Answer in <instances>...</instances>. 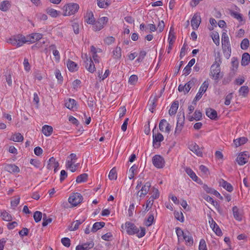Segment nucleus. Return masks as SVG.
Instances as JSON below:
<instances>
[{"instance_id":"f257e3e1","label":"nucleus","mask_w":250,"mask_h":250,"mask_svg":"<svg viewBox=\"0 0 250 250\" xmlns=\"http://www.w3.org/2000/svg\"><path fill=\"white\" fill-rule=\"evenodd\" d=\"M42 38V34L39 33H32L26 37L21 34H18L10 38L8 40V42L14 46L20 47L27 42L34 43Z\"/></svg>"},{"instance_id":"f03ea898","label":"nucleus","mask_w":250,"mask_h":250,"mask_svg":"<svg viewBox=\"0 0 250 250\" xmlns=\"http://www.w3.org/2000/svg\"><path fill=\"white\" fill-rule=\"evenodd\" d=\"M125 229L126 233L130 235L137 234L138 238L143 237L146 234V229L144 228L140 227L141 230L135 225L134 224L126 222L125 224Z\"/></svg>"},{"instance_id":"7ed1b4c3","label":"nucleus","mask_w":250,"mask_h":250,"mask_svg":"<svg viewBox=\"0 0 250 250\" xmlns=\"http://www.w3.org/2000/svg\"><path fill=\"white\" fill-rule=\"evenodd\" d=\"M142 181H138L136 188L139 189L137 195L140 197H144L148 192L151 187V183L149 181L146 182L143 186Z\"/></svg>"},{"instance_id":"20e7f679","label":"nucleus","mask_w":250,"mask_h":250,"mask_svg":"<svg viewBox=\"0 0 250 250\" xmlns=\"http://www.w3.org/2000/svg\"><path fill=\"white\" fill-rule=\"evenodd\" d=\"M220 63L219 60V62L215 61L211 65L210 70L209 76L214 80L217 81L220 77Z\"/></svg>"},{"instance_id":"39448f33","label":"nucleus","mask_w":250,"mask_h":250,"mask_svg":"<svg viewBox=\"0 0 250 250\" xmlns=\"http://www.w3.org/2000/svg\"><path fill=\"white\" fill-rule=\"evenodd\" d=\"M222 46L224 53H227L228 56H230L231 48L229 38L226 32H223L222 35Z\"/></svg>"},{"instance_id":"423d86ee","label":"nucleus","mask_w":250,"mask_h":250,"mask_svg":"<svg viewBox=\"0 0 250 250\" xmlns=\"http://www.w3.org/2000/svg\"><path fill=\"white\" fill-rule=\"evenodd\" d=\"M79 8V5L77 3H71L63 6V15L65 16L74 14Z\"/></svg>"},{"instance_id":"0eeeda50","label":"nucleus","mask_w":250,"mask_h":250,"mask_svg":"<svg viewBox=\"0 0 250 250\" xmlns=\"http://www.w3.org/2000/svg\"><path fill=\"white\" fill-rule=\"evenodd\" d=\"M83 200L82 195L78 192L72 193L68 199V202L73 206L76 207L80 204Z\"/></svg>"},{"instance_id":"6e6552de","label":"nucleus","mask_w":250,"mask_h":250,"mask_svg":"<svg viewBox=\"0 0 250 250\" xmlns=\"http://www.w3.org/2000/svg\"><path fill=\"white\" fill-rule=\"evenodd\" d=\"M108 21V18L106 17L99 18L95 21L93 28L94 31H100L102 29Z\"/></svg>"},{"instance_id":"1a4fd4ad","label":"nucleus","mask_w":250,"mask_h":250,"mask_svg":"<svg viewBox=\"0 0 250 250\" xmlns=\"http://www.w3.org/2000/svg\"><path fill=\"white\" fill-rule=\"evenodd\" d=\"M152 132L153 146L155 147H159L161 146L160 143L164 140V136L161 133L159 132L154 133V129H153Z\"/></svg>"},{"instance_id":"9d476101","label":"nucleus","mask_w":250,"mask_h":250,"mask_svg":"<svg viewBox=\"0 0 250 250\" xmlns=\"http://www.w3.org/2000/svg\"><path fill=\"white\" fill-rule=\"evenodd\" d=\"M84 62L85 63V67L86 69L90 73H93L96 70V68L93 61L91 58H88L87 55H84V57L83 58Z\"/></svg>"},{"instance_id":"9b49d317","label":"nucleus","mask_w":250,"mask_h":250,"mask_svg":"<svg viewBox=\"0 0 250 250\" xmlns=\"http://www.w3.org/2000/svg\"><path fill=\"white\" fill-rule=\"evenodd\" d=\"M152 163L157 168H161L165 165V160L160 155H155L152 158Z\"/></svg>"},{"instance_id":"f8f14e48","label":"nucleus","mask_w":250,"mask_h":250,"mask_svg":"<svg viewBox=\"0 0 250 250\" xmlns=\"http://www.w3.org/2000/svg\"><path fill=\"white\" fill-rule=\"evenodd\" d=\"M208 85H209V83L208 81H205L202 83V84L201 85V86H200V87L199 88V90L198 93H197V94L194 99V101H198L201 98V97L203 95V94L207 91V90L208 88Z\"/></svg>"},{"instance_id":"ddd939ff","label":"nucleus","mask_w":250,"mask_h":250,"mask_svg":"<svg viewBox=\"0 0 250 250\" xmlns=\"http://www.w3.org/2000/svg\"><path fill=\"white\" fill-rule=\"evenodd\" d=\"M201 21V19L200 14L198 13L194 14L191 21V24L193 29L197 30L198 28Z\"/></svg>"},{"instance_id":"4468645a","label":"nucleus","mask_w":250,"mask_h":250,"mask_svg":"<svg viewBox=\"0 0 250 250\" xmlns=\"http://www.w3.org/2000/svg\"><path fill=\"white\" fill-rule=\"evenodd\" d=\"M249 156L247 152H244L239 154L236 161L239 165H244L248 161Z\"/></svg>"},{"instance_id":"2eb2a0df","label":"nucleus","mask_w":250,"mask_h":250,"mask_svg":"<svg viewBox=\"0 0 250 250\" xmlns=\"http://www.w3.org/2000/svg\"><path fill=\"white\" fill-rule=\"evenodd\" d=\"M159 129L162 132L165 131L168 133H169L171 130L169 124L165 119H162L160 122Z\"/></svg>"},{"instance_id":"dca6fc26","label":"nucleus","mask_w":250,"mask_h":250,"mask_svg":"<svg viewBox=\"0 0 250 250\" xmlns=\"http://www.w3.org/2000/svg\"><path fill=\"white\" fill-rule=\"evenodd\" d=\"M59 167V164L58 162L56 161L55 158L53 157H51L48 161V164L47 166V168L51 169L54 168V172L56 173L58 170Z\"/></svg>"},{"instance_id":"f3484780","label":"nucleus","mask_w":250,"mask_h":250,"mask_svg":"<svg viewBox=\"0 0 250 250\" xmlns=\"http://www.w3.org/2000/svg\"><path fill=\"white\" fill-rule=\"evenodd\" d=\"M209 223L210 224V228L216 235L218 236H221L222 235V232L221 229L212 218H210V220L209 221Z\"/></svg>"},{"instance_id":"a211bd4d","label":"nucleus","mask_w":250,"mask_h":250,"mask_svg":"<svg viewBox=\"0 0 250 250\" xmlns=\"http://www.w3.org/2000/svg\"><path fill=\"white\" fill-rule=\"evenodd\" d=\"M189 149L193 153L196 154L198 156L201 157L202 156V152L199 146L195 143H191L188 146Z\"/></svg>"},{"instance_id":"6ab92c4d","label":"nucleus","mask_w":250,"mask_h":250,"mask_svg":"<svg viewBox=\"0 0 250 250\" xmlns=\"http://www.w3.org/2000/svg\"><path fill=\"white\" fill-rule=\"evenodd\" d=\"M64 104L69 109L74 111L76 108L77 102L74 99L69 98L65 101Z\"/></svg>"},{"instance_id":"aec40b11","label":"nucleus","mask_w":250,"mask_h":250,"mask_svg":"<svg viewBox=\"0 0 250 250\" xmlns=\"http://www.w3.org/2000/svg\"><path fill=\"white\" fill-rule=\"evenodd\" d=\"M158 101V98L156 96L154 97H151L149 102H148V106H149V110L152 113H153L154 110L157 105V102Z\"/></svg>"},{"instance_id":"412c9836","label":"nucleus","mask_w":250,"mask_h":250,"mask_svg":"<svg viewBox=\"0 0 250 250\" xmlns=\"http://www.w3.org/2000/svg\"><path fill=\"white\" fill-rule=\"evenodd\" d=\"M206 115L211 120H216L217 119V113L214 109L208 108L206 109Z\"/></svg>"},{"instance_id":"4be33fe9","label":"nucleus","mask_w":250,"mask_h":250,"mask_svg":"<svg viewBox=\"0 0 250 250\" xmlns=\"http://www.w3.org/2000/svg\"><path fill=\"white\" fill-rule=\"evenodd\" d=\"M4 168L5 170L10 173H16L20 172V168L14 164H7Z\"/></svg>"},{"instance_id":"5701e85b","label":"nucleus","mask_w":250,"mask_h":250,"mask_svg":"<svg viewBox=\"0 0 250 250\" xmlns=\"http://www.w3.org/2000/svg\"><path fill=\"white\" fill-rule=\"evenodd\" d=\"M232 212L234 218L238 221H241L242 219V213L236 207L234 206L232 208Z\"/></svg>"},{"instance_id":"b1692460","label":"nucleus","mask_w":250,"mask_h":250,"mask_svg":"<svg viewBox=\"0 0 250 250\" xmlns=\"http://www.w3.org/2000/svg\"><path fill=\"white\" fill-rule=\"evenodd\" d=\"M185 170L190 178H191L194 181L198 182L199 180L198 177L197 176L195 173L190 167H185Z\"/></svg>"},{"instance_id":"393cba45","label":"nucleus","mask_w":250,"mask_h":250,"mask_svg":"<svg viewBox=\"0 0 250 250\" xmlns=\"http://www.w3.org/2000/svg\"><path fill=\"white\" fill-rule=\"evenodd\" d=\"M179 107V102L178 101H174L173 102L171 105L170 109L168 111L169 114L170 116H172L175 115L177 111V109Z\"/></svg>"},{"instance_id":"a878e982","label":"nucleus","mask_w":250,"mask_h":250,"mask_svg":"<svg viewBox=\"0 0 250 250\" xmlns=\"http://www.w3.org/2000/svg\"><path fill=\"white\" fill-rule=\"evenodd\" d=\"M183 239L186 242V244L188 246H191L193 244V239L191 234L188 231H187L186 234H185Z\"/></svg>"},{"instance_id":"bb28decb","label":"nucleus","mask_w":250,"mask_h":250,"mask_svg":"<svg viewBox=\"0 0 250 250\" xmlns=\"http://www.w3.org/2000/svg\"><path fill=\"white\" fill-rule=\"evenodd\" d=\"M11 5V2L8 0H4L0 3V9L4 12L8 11Z\"/></svg>"},{"instance_id":"cd10ccee","label":"nucleus","mask_w":250,"mask_h":250,"mask_svg":"<svg viewBox=\"0 0 250 250\" xmlns=\"http://www.w3.org/2000/svg\"><path fill=\"white\" fill-rule=\"evenodd\" d=\"M42 133L46 136H49L53 132V127L51 126L44 125L42 127Z\"/></svg>"},{"instance_id":"c85d7f7f","label":"nucleus","mask_w":250,"mask_h":250,"mask_svg":"<svg viewBox=\"0 0 250 250\" xmlns=\"http://www.w3.org/2000/svg\"><path fill=\"white\" fill-rule=\"evenodd\" d=\"M113 57L114 59L120 60L122 57V49L120 47L117 46L112 51Z\"/></svg>"},{"instance_id":"c756f323","label":"nucleus","mask_w":250,"mask_h":250,"mask_svg":"<svg viewBox=\"0 0 250 250\" xmlns=\"http://www.w3.org/2000/svg\"><path fill=\"white\" fill-rule=\"evenodd\" d=\"M84 221V219L76 220L71 224V226L69 227V230L70 231H74L77 230L79 226L82 224Z\"/></svg>"},{"instance_id":"7c9ffc66","label":"nucleus","mask_w":250,"mask_h":250,"mask_svg":"<svg viewBox=\"0 0 250 250\" xmlns=\"http://www.w3.org/2000/svg\"><path fill=\"white\" fill-rule=\"evenodd\" d=\"M66 65L68 70L71 72H75L78 70L77 64L72 61L69 60Z\"/></svg>"},{"instance_id":"2f4dec72","label":"nucleus","mask_w":250,"mask_h":250,"mask_svg":"<svg viewBox=\"0 0 250 250\" xmlns=\"http://www.w3.org/2000/svg\"><path fill=\"white\" fill-rule=\"evenodd\" d=\"M250 62V55L248 53H244L242 55L241 65L243 66L247 65Z\"/></svg>"},{"instance_id":"473e14b6","label":"nucleus","mask_w":250,"mask_h":250,"mask_svg":"<svg viewBox=\"0 0 250 250\" xmlns=\"http://www.w3.org/2000/svg\"><path fill=\"white\" fill-rule=\"evenodd\" d=\"M195 82L196 80L192 79L185 84V94L188 93L189 92L190 88L194 85Z\"/></svg>"},{"instance_id":"72a5a7b5","label":"nucleus","mask_w":250,"mask_h":250,"mask_svg":"<svg viewBox=\"0 0 250 250\" xmlns=\"http://www.w3.org/2000/svg\"><path fill=\"white\" fill-rule=\"evenodd\" d=\"M10 140L15 142H21L23 140V137L20 133L13 134Z\"/></svg>"},{"instance_id":"f704fd0d","label":"nucleus","mask_w":250,"mask_h":250,"mask_svg":"<svg viewBox=\"0 0 250 250\" xmlns=\"http://www.w3.org/2000/svg\"><path fill=\"white\" fill-rule=\"evenodd\" d=\"M85 20L88 24H93L94 25L95 21L93 14L92 12L90 11L87 13V16L85 17Z\"/></svg>"},{"instance_id":"c9c22d12","label":"nucleus","mask_w":250,"mask_h":250,"mask_svg":"<svg viewBox=\"0 0 250 250\" xmlns=\"http://www.w3.org/2000/svg\"><path fill=\"white\" fill-rule=\"evenodd\" d=\"M105 225V223L103 222H96L95 223L91 229L93 232H95L99 229L103 228Z\"/></svg>"},{"instance_id":"e433bc0d","label":"nucleus","mask_w":250,"mask_h":250,"mask_svg":"<svg viewBox=\"0 0 250 250\" xmlns=\"http://www.w3.org/2000/svg\"><path fill=\"white\" fill-rule=\"evenodd\" d=\"M248 139L245 137H241L238 139L234 140L233 143L236 147H238L245 144Z\"/></svg>"},{"instance_id":"4c0bfd02","label":"nucleus","mask_w":250,"mask_h":250,"mask_svg":"<svg viewBox=\"0 0 250 250\" xmlns=\"http://www.w3.org/2000/svg\"><path fill=\"white\" fill-rule=\"evenodd\" d=\"M75 161L68 159L66 162L65 167L66 168L69 169L71 172H75V168L73 167V166L75 163Z\"/></svg>"},{"instance_id":"58836bf2","label":"nucleus","mask_w":250,"mask_h":250,"mask_svg":"<svg viewBox=\"0 0 250 250\" xmlns=\"http://www.w3.org/2000/svg\"><path fill=\"white\" fill-rule=\"evenodd\" d=\"M88 178V175L86 173H83L79 175L77 178L76 182L77 183H81L86 182Z\"/></svg>"},{"instance_id":"ea45409f","label":"nucleus","mask_w":250,"mask_h":250,"mask_svg":"<svg viewBox=\"0 0 250 250\" xmlns=\"http://www.w3.org/2000/svg\"><path fill=\"white\" fill-rule=\"evenodd\" d=\"M49 48L53 50V54L55 57L56 61L59 62L60 59V56L59 51L56 49V46L52 44L50 46Z\"/></svg>"},{"instance_id":"a19ab883","label":"nucleus","mask_w":250,"mask_h":250,"mask_svg":"<svg viewBox=\"0 0 250 250\" xmlns=\"http://www.w3.org/2000/svg\"><path fill=\"white\" fill-rule=\"evenodd\" d=\"M108 0H97V5L101 8H105L109 5Z\"/></svg>"},{"instance_id":"79ce46f5","label":"nucleus","mask_w":250,"mask_h":250,"mask_svg":"<svg viewBox=\"0 0 250 250\" xmlns=\"http://www.w3.org/2000/svg\"><path fill=\"white\" fill-rule=\"evenodd\" d=\"M1 216L2 219L6 221H10L12 220V217L10 214L5 210L1 213Z\"/></svg>"},{"instance_id":"37998d69","label":"nucleus","mask_w":250,"mask_h":250,"mask_svg":"<svg viewBox=\"0 0 250 250\" xmlns=\"http://www.w3.org/2000/svg\"><path fill=\"white\" fill-rule=\"evenodd\" d=\"M222 187L229 192H231L233 190L232 186L224 180H222Z\"/></svg>"},{"instance_id":"c03bdc74","label":"nucleus","mask_w":250,"mask_h":250,"mask_svg":"<svg viewBox=\"0 0 250 250\" xmlns=\"http://www.w3.org/2000/svg\"><path fill=\"white\" fill-rule=\"evenodd\" d=\"M94 246V243L92 241L88 242L83 243L82 245H79L78 246H81L83 247L84 250H88L92 248Z\"/></svg>"},{"instance_id":"a18cd8bd","label":"nucleus","mask_w":250,"mask_h":250,"mask_svg":"<svg viewBox=\"0 0 250 250\" xmlns=\"http://www.w3.org/2000/svg\"><path fill=\"white\" fill-rule=\"evenodd\" d=\"M240 95L246 97L249 92V88L248 86H243L240 87L239 90Z\"/></svg>"},{"instance_id":"49530a36","label":"nucleus","mask_w":250,"mask_h":250,"mask_svg":"<svg viewBox=\"0 0 250 250\" xmlns=\"http://www.w3.org/2000/svg\"><path fill=\"white\" fill-rule=\"evenodd\" d=\"M211 37L214 43L216 45H219L220 44V40L218 33L217 32L212 33Z\"/></svg>"},{"instance_id":"de8ad7c7","label":"nucleus","mask_w":250,"mask_h":250,"mask_svg":"<svg viewBox=\"0 0 250 250\" xmlns=\"http://www.w3.org/2000/svg\"><path fill=\"white\" fill-rule=\"evenodd\" d=\"M42 215V213L39 211H36L34 212L33 217L36 223H38L41 220Z\"/></svg>"},{"instance_id":"09e8293b","label":"nucleus","mask_w":250,"mask_h":250,"mask_svg":"<svg viewBox=\"0 0 250 250\" xmlns=\"http://www.w3.org/2000/svg\"><path fill=\"white\" fill-rule=\"evenodd\" d=\"M6 82L9 86L12 85V73L10 72H7L5 75Z\"/></svg>"},{"instance_id":"8fccbe9b","label":"nucleus","mask_w":250,"mask_h":250,"mask_svg":"<svg viewBox=\"0 0 250 250\" xmlns=\"http://www.w3.org/2000/svg\"><path fill=\"white\" fill-rule=\"evenodd\" d=\"M154 221V216L151 213H149V216L146 222V225L147 227L150 226L153 223Z\"/></svg>"},{"instance_id":"3c124183","label":"nucleus","mask_w":250,"mask_h":250,"mask_svg":"<svg viewBox=\"0 0 250 250\" xmlns=\"http://www.w3.org/2000/svg\"><path fill=\"white\" fill-rule=\"evenodd\" d=\"M249 41L248 39H243L241 42V48L243 50H246L249 46Z\"/></svg>"},{"instance_id":"603ef678","label":"nucleus","mask_w":250,"mask_h":250,"mask_svg":"<svg viewBox=\"0 0 250 250\" xmlns=\"http://www.w3.org/2000/svg\"><path fill=\"white\" fill-rule=\"evenodd\" d=\"M47 12L49 15L54 18L57 17L60 13V12L52 8L48 9Z\"/></svg>"},{"instance_id":"864d4df0","label":"nucleus","mask_w":250,"mask_h":250,"mask_svg":"<svg viewBox=\"0 0 250 250\" xmlns=\"http://www.w3.org/2000/svg\"><path fill=\"white\" fill-rule=\"evenodd\" d=\"M108 177L110 180H115L117 179V175L115 168H113L109 172Z\"/></svg>"},{"instance_id":"5fc2aeb1","label":"nucleus","mask_w":250,"mask_h":250,"mask_svg":"<svg viewBox=\"0 0 250 250\" xmlns=\"http://www.w3.org/2000/svg\"><path fill=\"white\" fill-rule=\"evenodd\" d=\"M30 163L31 165H33L35 167L40 168L41 169H42V168H41V163L39 160H38L37 159H31L30 160Z\"/></svg>"},{"instance_id":"6e6d98bb","label":"nucleus","mask_w":250,"mask_h":250,"mask_svg":"<svg viewBox=\"0 0 250 250\" xmlns=\"http://www.w3.org/2000/svg\"><path fill=\"white\" fill-rule=\"evenodd\" d=\"M185 120L184 113L178 114L177 115V124L184 125Z\"/></svg>"},{"instance_id":"4d7b16f0","label":"nucleus","mask_w":250,"mask_h":250,"mask_svg":"<svg viewBox=\"0 0 250 250\" xmlns=\"http://www.w3.org/2000/svg\"><path fill=\"white\" fill-rule=\"evenodd\" d=\"M138 77L136 75H132L129 78L128 83L132 85H134L138 81Z\"/></svg>"},{"instance_id":"13d9d810","label":"nucleus","mask_w":250,"mask_h":250,"mask_svg":"<svg viewBox=\"0 0 250 250\" xmlns=\"http://www.w3.org/2000/svg\"><path fill=\"white\" fill-rule=\"evenodd\" d=\"M146 55V52L145 51H144V50L141 51L139 53V57L136 60V62H142L143 61V60L145 58Z\"/></svg>"},{"instance_id":"bf43d9fd","label":"nucleus","mask_w":250,"mask_h":250,"mask_svg":"<svg viewBox=\"0 0 250 250\" xmlns=\"http://www.w3.org/2000/svg\"><path fill=\"white\" fill-rule=\"evenodd\" d=\"M174 216L176 219L180 221L181 222H183L184 221V215L182 212H174Z\"/></svg>"},{"instance_id":"052dcab7","label":"nucleus","mask_w":250,"mask_h":250,"mask_svg":"<svg viewBox=\"0 0 250 250\" xmlns=\"http://www.w3.org/2000/svg\"><path fill=\"white\" fill-rule=\"evenodd\" d=\"M176 233L178 239H179L181 236L184 238L185 234H186L187 231L184 232L180 228L177 227L176 228Z\"/></svg>"},{"instance_id":"680f3d73","label":"nucleus","mask_w":250,"mask_h":250,"mask_svg":"<svg viewBox=\"0 0 250 250\" xmlns=\"http://www.w3.org/2000/svg\"><path fill=\"white\" fill-rule=\"evenodd\" d=\"M231 16L237 19L239 21H243L242 15L237 12H232L231 13Z\"/></svg>"},{"instance_id":"e2e57ef3","label":"nucleus","mask_w":250,"mask_h":250,"mask_svg":"<svg viewBox=\"0 0 250 250\" xmlns=\"http://www.w3.org/2000/svg\"><path fill=\"white\" fill-rule=\"evenodd\" d=\"M194 119L196 121H199L202 119V114L200 110H195L194 113Z\"/></svg>"},{"instance_id":"0e129e2a","label":"nucleus","mask_w":250,"mask_h":250,"mask_svg":"<svg viewBox=\"0 0 250 250\" xmlns=\"http://www.w3.org/2000/svg\"><path fill=\"white\" fill-rule=\"evenodd\" d=\"M52 221V218H47L46 215L45 214L43 215V221L42 223V225L43 227L46 226L49 223H51Z\"/></svg>"},{"instance_id":"69168bd1","label":"nucleus","mask_w":250,"mask_h":250,"mask_svg":"<svg viewBox=\"0 0 250 250\" xmlns=\"http://www.w3.org/2000/svg\"><path fill=\"white\" fill-rule=\"evenodd\" d=\"M199 250H207L206 242L203 239L200 240L199 245Z\"/></svg>"},{"instance_id":"338daca9","label":"nucleus","mask_w":250,"mask_h":250,"mask_svg":"<svg viewBox=\"0 0 250 250\" xmlns=\"http://www.w3.org/2000/svg\"><path fill=\"white\" fill-rule=\"evenodd\" d=\"M199 169L205 175H208L209 173L208 168L204 165H201L199 167Z\"/></svg>"},{"instance_id":"774afa93","label":"nucleus","mask_w":250,"mask_h":250,"mask_svg":"<svg viewBox=\"0 0 250 250\" xmlns=\"http://www.w3.org/2000/svg\"><path fill=\"white\" fill-rule=\"evenodd\" d=\"M62 244L66 247H69L70 245V240L69 238L67 237L62 238L61 239Z\"/></svg>"}]
</instances>
